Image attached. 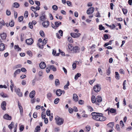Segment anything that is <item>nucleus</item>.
<instances>
[{
    "instance_id": "1",
    "label": "nucleus",
    "mask_w": 132,
    "mask_h": 132,
    "mask_svg": "<svg viewBox=\"0 0 132 132\" xmlns=\"http://www.w3.org/2000/svg\"><path fill=\"white\" fill-rule=\"evenodd\" d=\"M92 118L94 120L97 121H103L105 120L106 118L103 116V114L101 113L93 112L91 113Z\"/></svg>"
},
{
    "instance_id": "2",
    "label": "nucleus",
    "mask_w": 132,
    "mask_h": 132,
    "mask_svg": "<svg viewBox=\"0 0 132 132\" xmlns=\"http://www.w3.org/2000/svg\"><path fill=\"white\" fill-rule=\"evenodd\" d=\"M55 119L56 123L58 125H61L63 123L64 120L63 118H61L60 117L57 116V117H56Z\"/></svg>"
},
{
    "instance_id": "3",
    "label": "nucleus",
    "mask_w": 132,
    "mask_h": 132,
    "mask_svg": "<svg viewBox=\"0 0 132 132\" xmlns=\"http://www.w3.org/2000/svg\"><path fill=\"white\" fill-rule=\"evenodd\" d=\"M14 90L16 93L19 97L22 96L23 94L22 92H21L20 88H17L16 87H14Z\"/></svg>"
},
{
    "instance_id": "4",
    "label": "nucleus",
    "mask_w": 132,
    "mask_h": 132,
    "mask_svg": "<svg viewBox=\"0 0 132 132\" xmlns=\"http://www.w3.org/2000/svg\"><path fill=\"white\" fill-rule=\"evenodd\" d=\"M93 89L96 92H98L101 90V87L99 84H97L94 86Z\"/></svg>"
},
{
    "instance_id": "5",
    "label": "nucleus",
    "mask_w": 132,
    "mask_h": 132,
    "mask_svg": "<svg viewBox=\"0 0 132 132\" xmlns=\"http://www.w3.org/2000/svg\"><path fill=\"white\" fill-rule=\"evenodd\" d=\"M71 36L74 38H78L81 35L80 33H75L74 32H71L70 34Z\"/></svg>"
},
{
    "instance_id": "6",
    "label": "nucleus",
    "mask_w": 132,
    "mask_h": 132,
    "mask_svg": "<svg viewBox=\"0 0 132 132\" xmlns=\"http://www.w3.org/2000/svg\"><path fill=\"white\" fill-rule=\"evenodd\" d=\"M26 43L28 45H31L34 43V40L32 38L27 39L26 40Z\"/></svg>"
},
{
    "instance_id": "7",
    "label": "nucleus",
    "mask_w": 132,
    "mask_h": 132,
    "mask_svg": "<svg viewBox=\"0 0 132 132\" xmlns=\"http://www.w3.org/2000/svg\"><path fill=\"white\" fill-rule=\"evenodd\" d=\"M18 106L20 110V115L21 116H22L23 113V110L22 107L21 106V104L19 101H18Z\"/></svg>"
},
{
    "instance_id": "8",
    "label": "nucleus",
    "mask_w": 132,
    "mask_h": 132,
    "mask_svg": "<svg viewBox=\"0 0 132 132\" xmlns=\"http://www.w3.org/2000/svg\"><path fill=\"white\" fill-rule=\"evenodd\" d=\"M94 8L93 7H89L87 10V13L88 14H90L94 11Z\"/></svg>"
},
{
    "instance_id": "9",
    "label": "nucleus",
    "mask_w": 132,
    "mask_h": 132,
    "mask_svg": "<svg viewBox=\"0 0 132 132\" xmlns=\"http://www.w3.org/2000/svg\"><path fill=\"white\" fill-rule=\"evenodd\" d=\"M63 33V31L62 30H59L58 33H56V36L57 38L59 39L61 38V36H62Z\"/></svg>"
},
{
    "instance_id": "10",
    "label": "nucleus",
    "mask_w": 132,
    "mask_h": 132,
    "mask_svg": "<svg viewBox=\"0 0 132 132\" xmlns=\"http://www.w3.org/2000/svg\"><path fill=\"white\" fill-rule=\"evenodd\" d=\"M3 118L4 119L8 120H10L12 119V117L10 116L7 114H5L3 116Z\"/></svg>"
},
{
    "instance_id": "11",
    "label": "nucleus",
    "mask_w": 132,
    "mask_h": 132,
    "mask_svg": "<svg viewBox=\"0 0 132 132\" xmlns=\"http://www.w3.org/2000/svg\"><path fill=\"white\" fill-rule=\"evenodd\" d=\"M6 103L5 101H3L1 103V108L2 109L4 110H5L6 109Z\"/></svg>"
},
{
    "instance_id": "12",
    "label": "nucleus",
    "mask_w": 132,
    "mask_h": 132,
    "mask_svg": "<svg viewBox=\"0 0 132 132\" xmlns=\"http://www.w3.org/2000/svg\"><path fill=\"white\" fill-rule=\"evenodd\" d=\"M42 24L44 27L47 28L49 26L50 22L48 21H44L43 22Z\"/></svg>"
},
{
    "instance_id": "13",
    "label": "nucleus",
    "mask_w": 132,
    "mask_h": 132,
    "mask_svg": "<svg viewBox=\"0 0 132 132\" xmlns=\"http://www.w3.org/2000/svg\"><path fill=\"white\" fill-rule=\"evenodd\" d=\"M39 67L42 69H44L46 67V64L44 62H42L39 64Z\"/></svg>"
},
{
    "instance_id": "14",
    "label": "nucleus",
    "mask_w": 132,
    "mask_h": 132,
    "mask_svg": "<svg viewBox=\"0 0 132 132\" xmlns=\"http://www.w3.org/2000/svg\"><path fill=\"white\" fill-rule=\"evenodd\" d=\"M55 93L57 96H60L62 94V90L60 89H58L56 90Z\"/></svg>"
},
{
    "instance_id": "15",
    "label": "nucleus",
    "mask_w": 132,
    "mask_h": 132,
    "mask_svg": "<svg viewBox=\"0 0 132 132\" xmlns=\"http://www.w3.org/2000/svg\"><path fill=\"white\" fill-rule=\"evenodd\" d=\"M79 48L78 46H76L74 47L73 51L75 53H78L79 52Z\"/></svg>"
},
{
    "instance_id": "16",
    "label": "nucleus",
    "mask_w": 132,
    "mask_h": 132,
    "mask_svg": "<svg viewBox=\"0 0 132 132\" xmlns=\"http://www.w3.org/2000/svg\"><path fill=\"white\" fill-rule=\"evenodd\" d=\"M35 91L33 90L31 91L30 93L29 97L32 98H33L35 96Z\"/></svg>"
},
{
    "instance_id": "17",
    "label": "nucleus",
    "mask_w": 132,
    "mask_h": 132,
    "mask_svg": "<svg viewBox=\"0 0 132 132\" xmlns=\"http://www.w3.org/2000/svg\"><path fill=\"white\" fill-rule=\"evenodd\" d=\"M73 98L74 101L77 102L78 100V97L76 94H74L73 95Z\"/></svg>"
},
{
    "instance_id": "18",
    "label": "nucleus",
    "mask_w": 132,
    "mask_h": 132,
    "mask_svg": "<svg viewBox=\"0 0 132 132\" xmlns=\"http://www.w3.org/2000/svg\"><path fill=\"white\" fill-rule=\"evenodd\" d=\"M5 48V45L4 44L2 43L0 44V51H3Z\"/></svg>"
},
{
    "instance_id": "19",
    "label": "nucleus",
    "mask_w": 132,
    "mask_h": 132,
    "mask_svg": "<svg viewBox=\"0 0 132 132\" xmlns=\"http://www.w3.org/2000/svg\"><path fill=\"white\" fill-rule=\"evenodd\" d=\"M0 36L3 40H5L6 39L7 36L6 34L4 33H3V34H1Z\"/></svg>"
},
{
    "instance_id": "20",
    "label": "nucleus",
    "mask_w": 132,
    "mask_h": 132,
    "mask_svg": "<svg viewBox=\"0 0 132 132\" xmlns=\"http://www.w3.org/2000/svg\"><path fill=\"white\" fill-rule=\"evenodd\" d=\"M21 70L20 69H18L16 70L14 73V77H15L16 75L19 74Z\"/></svg>"
},
{
    "instance_id": "21",
    "label": "nucleus",
    "mask_w": 132,
    "mask_h": 132,
    "mask_svg": "<svg viewBox=\"0 0 132 132\" xmlns=\"http://www.w3.org/2000/svg\"><path fill=\"white\" fill-rule=\"evenodd\" d=\"M52 96V94L51 92H49L47 93V97L48 99L50 101H51V97Z\"/></svg>"
},
{
    "instance_id": "22",
    "label": "nucleus",
    "mask_w": 132,
    "mask_h": 132,
    "mask_svg": "<svg viewBox=\"0 0 132 132\" xmlns=\"http://www.w3.org/2000/svg\"><path fill=\"white\" fill-rule=\"evenodd\" d=\"M103 36L104 37L103 38V39L105 41L107 39H109V37L107 34H104Z\"/></svg>"
},
{
    "instance_id": "23",
    "label": "nucleus",
    "mask_w": 132,
    "mask_h": 132,
    "mask_svg": "<svg viewBox=\"0 0 132 132\" xmlns=\"http://www.w3.org/2000/svg\"><path fill=\"white\" fill-rule=\"evenodd\" d=\"M116 110L114 108H111L110 110L109 111H108V113L109 114V112H110L112 113H114L116 112Z\"/></svg>"
},
{
    "instance_id": "24",
    "label": "nucleus",
    "mask_w": 132,
    "mask_h": 132,
    "mask_svg": "<svg viewBox=\"0 0 132 132\" xmlns=\"http://www.w3.org/2000/svg\"><path fill=\"white\" fill-rule=\"evenodd\" d=\"M96 99L97 101L98 102H101L102 101V98L101 97L99 96L98 95L96 97Z\"/></svg>"
},
{
    "instance_id": "25",
    "label": "nucleus",
    "mask_w": 132,
    "mask_h": 132,
    "mask_svg": "<svg viewBox=\"0 0 132 132\" xmlns=\"http://www.w3.org/2000/svg\"><path fill=\"white\" fill-rule=\"evenodd\" d=\"M61 22L59 21L55 22V24L56 28L58 27L61 24Z\"/></svg>"
},
{
    "instance_id": "26",
    "label": "nucleus",
    "mask_w": 132,
    "mask_h": 132,
    "mask_svg": "<svg viewBox=\"0 0 132 132\" xmlns=\"http://www.w3.org/2000/svg\"><path fill=\"white\" fill-rule=\"evenodd\" d=\"M113 41V40H110L109 42L105 43L104 45V46L106 47L109 45H111L112 44V42Z\"/></svg>"
},
{
    "instance_id": "27",
    "label": "nucleus",
    "mask_w": 132,
    "mask_h": 132,
    "mask_svg": "<svg viewBox=\"0 0 132 132\" xmlns=\"http://www.w3.org/2000/svg\"><path fill=\"white\" fill-rule=\"evenodd\" d=\"M14 48L15 49H17L18 51H21V49L19 47L18 45H15L14 46Z\"/></svg>"
},
{
    "instance_id": "28",
    "label": "nucleus",
    "mask_w": 132,
    "mask_h": 132,
    "mask_svg": "<svg viewBox=\"0 0 132 132\" xmlns=\"http://www.w3.org/2000/svg\"><path fill=\"white\" fill-rule=\"evenodd\" d=\"M81 74L80 73H78L75 76V79L76 80H77L78 79V77L81 76Z\"/></svg>"
},
{
    "instance_id": "29",
    "label": "nucleus",
    "mask_w": 132,
    "mask_h": 132,
    "mask_svg": "<svg viewBox=\"0 0 132 132\" xmlns=\"http://www.w3.org/2000/svg\"><path fill=\"white\" fill-rule=\"evenodd\" d=\"M51 69L53 71H56V68L53 65H50Z\"/></svg>"
},
{
    "instance_id": "30",
    "label": "nucleus",
    "mask_w": 132,
    "mask_h": 132,
    "mask_svg": "<svg viewBox=\"0 0 132 132\" xmlns=\"http://www.w3.org/2000/svg\"><path fill=\"white\" fill-rule=\"evenodd\" d=\"M114 125V122H110L107 125V126H108V127L112 128L113 127Z\"/></svg>"
},
{
    "instance_id": "31",
    "label": "nucleus",
    "mask_w": 132,
    "mask_h": 132,
    "mask_svg": "<svg viewBox=\"0 0 132 132\" xmlns=\"http://www.w3.org/2000/svg\"><path fill=\"white\" fill-rule=\"evenodd\" d=\"M14 7L16 8H18L20 6V4L17 3L15 2L13 3Z\"/></svg>"
},
{
    "instance_id": "32",
    "label": "nucleus",
    "mask_w": 132,
    "mask_h": 132,
    "mask_svg": "<svg viewBox=\"0 0 132 132\" xmlns=\"http://www.w3.org/2000/svg\"><path fill=\"white\" fill-rule=\"evenodd\" d=\"M68 48L71 51L73 50L74 47L72 46L71 44H69L68 45Z\"/></svg>"
},
{
    "instance_id": "33",
    "label": "nucleus",
    "mask_w": 132,
    "mask_h": 132,
    "mask_svg": "<svg viewBox=\"0 0 132 132\" xmlns=\"http://www.w3.org/2000/svg\"><path fill=\"white\" fill-rule=\"evenodd\" d=\"M0 95L3 97L6 98L8 97V95L5 94H4L3 93H1L0 94Z\"/></svg>"
},
{
    "instance_id": "34",
    "label": "nucleus",
    "mask_w": 132,
    "mask_h": 132,
    "mask_svg": "<svg viewBox=\"0 0 132 132\" xmlns=\"http://www.w3.org/2000/svg\"><path fill=\"white\" fill-rule=\"evenodd\" d=\"M91 100L93 103H94L96 102V98L94 96H92L91 97Z\"/></svg>"
},
{
    "instance_id": "35",
    "label": "nucleus",
    "mask_w": 132,
    "mask_h": 132,
    "mask_svg": "<svg viewBox=\"0 0 132 132\" xmlns=\"http://www.w3.org/2000/svg\"><path fill=\"white\" fill-rule=\"evenodd\" d=\"M14 22L13 20H11L9 23V26L11 27H12L14 25Z\"/></svg>"
},
{
    "instance_id": "36",
    "label": "nucleus",
    "mask_w": 132,
    "mask_h": 132,
    "mask_svg": "<svg viewBox=\"0 0 132 132\" xmlns=\"http://www.w3.org/2000/svg\"><path fill=\"white\" fill-rule=\"evenodd\" d=\"M115 78L117 80H119L120 79V76L119 75V73L118 72H115Z\"/></svg>"
},
{
    "instance_id": "37",
    "label": "nucleus",
    "mask_w": 132,
    "mask_h": 132,
    "mask_svg": "<svg viewBox=\"0 0 132 132\" xmlns=\"http://www.w3.org/2000/svg\"><path fill=\"white\" fill-rule=\"evenodd\" d=\"M69 85V82L68 81H67V83L66 84V85H65V86H64V88L65 89H67L69 88V87L68 86Z\"/></svg>"
},
{
    "instance_id": "38",
    "label": "nucleus",
    "mask_w": 132,
    "mask_h": 132,
    "mask_svg": "<svg viewBox=\"0 0 132 132\" xmlns=\"http://www.w3.org/2000/svg\"><path fill=\"white\" fill-rule=\"evenodd\" d=\"M40 35L43 37H44L45 36V34L44 32L42 30H41L40 31Z\"/></svg>"
},
{
    "instance_id": "39",
    "label": "nucleus",
    "mask_w": 132,
    "mask_h": 132,
    "mask_svg": "<svg viewBox=\"0 0 132 132\" xmlns=\"http://www.w3.org/2000/svg\"><path fill=\"white\" fill-rule=\"evenodd\" d=\"M36 130L35 132H39L40 130V127L39 126H37L36 128Z\"/></svg>"
},
{
    "instance_id": "40",
    "label": "nucleus",
    "mask_w": 132,
    "mask_h": 132,
    "mask_svg": "<svg viewBox=\"0 0 132 132\" xmlns=\"http://www.w3.org/2000/svg\"><path fill=\"white\" fill-rule=\"evenodd\" d=\"M3 25H5V22L3 20L2 21V23L0 22V29H2Z\"/></svg>"
},
{
    "instance_id": "41",
    "label": "nucleus",
    "mask_w": 132,
    "mask_h": 132,
    "mask_svg": "<svg viewBox=\"0 0 132 132\" xmlns=\"http://www.w3.org/2000/svg\"><path fill=\"white\" fill-rule=\"evenodd\" d=\"M99 29L100 30H104L105 29L104 27L101 24L99 26Z\"/></svg>"
},
{
    "instance_id": "42",
    "label": "nucleus",
    "mask_w": 132,
    "mask_h": 132,
    "mask_svg": "<svg viewBox=\"0 0 132 132\" xmlns=\"http://www.w3.org/2000/svg\"><path fill=\"white\" fill-rule=\"evenodd\" d=\"M45 17V16H42L40 17V20L42 21L45 20L46 19Z\"/></svg>"
},
{
    "instance_id": "43",
    "label": "nucleus",
    "mask_w": 132,
    "mask_h": 132,
    "mask_svg": "<svg viewBox=\"0 0 132 132\" xmlns=\"http://www.w3.org/2000/svg\"><path fill=\"white\" fill-rule=\"evenodd\" d=\"M55 84L56 86H57L60 84V82L59 80L56 79L55 81Z\"/></svg>"
},
{
    "instance_id": "44",
    "label": "nucleus",
    "mask_w": 132,
    "mask_h": 132,
    "mask_svg": "<svg viewBox=\"0 0 132 132\" xmlns=\"http://www.w3.org/2000/svg\"><path fill=\"white\" fill-rule=\"evenodd\" d=\"M14 123L13 122H12L9 125L8 127L10 129H12V126L14 125Z\"/></svg>"
},
{
    "instance_id": "45",
    "label": "nucleus",
    "mask_w": 132,
    "mask_h": 132,
    "mask_svg": "<svg viewBox=\"0 0 132 132\" xmlns=\"http://www.w3.org/2000/svg\"><path fill=\"white\" fill-rule=\"evenodd\" d=\"M60 99L59 98H56L54 100V103L55 104H57L59 102Z\"/></svg>"
},
{
    "instance_id": "46",
    "label": "nucleus",
    "mask_w": 132,
    "mask_h": 132,
    "mask_svg": "<svg viewBox=\"0 0 132 132\" xmlns=\"http://www.w3.org/2000/svg\"><path fill=\"white\" fill-rule=\"evenodd\" d=\"M41 116L42 119H44L45 118L46 115L44 112H42Z\"/></svg>"
},
{
    "instance_id": "47",
    "label": "nucleus",
    "mask_w": 132,
    "mask_h": 132,
    "mask_svg": "<svg viewBox=\"0 0 132 132\" xmlns=\"http://www.w3.org/2000/svg\"><path fill=\"white\" fill-rule=\"evenodd\" d=\"M68 40L70 43H72L73 42L72 39L71 37H69L68 38Z\"/></svg>"
},
{
    "instance_id": "48",
    "label": "nucleus",
    "mask_w": 132,
    "mask_h": 132,
    "mask_svg": "<svg viewBox=\"0 0 132 132\" xmlns=\"http://www.w3.org/2000/svg\"><path fill=\"white\" fill-rule=\"evenodd\" d=\"M28 11H25L24 14V17L25 18H27L28 17Z\"/></svg>"
},
{
    "instance_id": "49",
    "label": "nucleus",
    "mask_w": 132,
    "mask_h": 132,
    "mask_svg": "<svg viewBox=\"0 0 132 132\" xmlns=\"http://www.w3.org/2000/svg\"><path fill=\"white\" fill-rule=\"evenodd\" d=\"M52 8L53 10L55 11L57 10L58 9L57 6L56 5H53L52 7Z\"/></svg>"
},
{
    "instance_id": "50",
    "label": "nucleus",
    "mask_w": 132,
    "mask_h": 132,
    "mask_svg": "<svg viewBox=\"0 0 132 132\" xmlns=\"http://www.w3.org/2000/svg\"><path fill=\"white\" fill-rule=\"evenodd\" d=\"M23 17L22 16H19L18 18V20L20 22H21L23 20Z\"/></svg>"
},
{
    "instance_id": "51",
    "label": "nucleus",
    "mask_w": 132,
    "mask_h": 132,
    "mask_svg": "<svg viewBox=\"0 0 132 132\" xmlns=\"http://www.w3.org/2000/svg\"><path fill=\"white\" fill-rule=\"evenodd\" d=\"M122 10L124 14H126L127 13V10L126 9L123 8Z\"/></svg>"
},
{
    "instance_id": "52",
    "label": "nucleus",
    "mask_w": 132,
    "mask_h": 132,
    "mask_svg": "<svg viewBox=\"0 0 132 132\" xmlns=\"http://www.w3.org/2000/svg\"><path fill=\"white\" fill-rule=\"evenodd\" d=\"M87 107L88 108V110L92 112L94 110L93 108L91 106H87Z\"/></svg>"
},
{
    "instance_id": "53",
    "label": "nucleus",
    "mask_w": 132,
    "mask_h": 132,
    "mask_svg": "<svg viewBox=\"0 0 132 132\" xmlns=\"http://www.w3.org/2000/svg\"><path fill=\"white\" fill-rule=\"evenodd\" d=\"M29 27L30 28L32 29L33 28L32 23L31 22H30L29 23Z\"/></svg>"
},
{
    "instance_id": "54",
    "label": "nucleus",
    "mask_w": 132,
    "mask_h": 132,
    "mask_svg": "<svg viewBox=\"0 0 132 132\" xmlns=\"http://www.w3.org/2000/svg\"><path fill=\"white\" fill-rule=\"evenodd\" d=\"M51 69V68L50 66H48V67H47L46 69V71L47 73H48L50 72Z\"/></svg>"
},
{
    "instance_id": "55",
    "label": "nucleus",
    "mask_w": 132,
    "mask_h": 132,
    "mask_svg": "<svg viewBox=\"0 0 132 132\" xmlns=\"http://www.w3.org/2000/svg\"><path fill=\"white\" fill-rule=\"evenodd\" d=\"M30 9L32 11L34 12H35L36 11V8L34 6H31Z\"/></svg>"
},
{
    "instance_id": "56",
    "label": "nucleus",
    "mask_w": 132,
    "mask_h": 132,
    "mask_svg": "<svg viewBox=\"0 0 132 132\" xmlns=\"http://www.w3.org/2000/svg\"><path fill=\"white\" fill-rule=\"evenodd\" d=\"M46 114L47 116L50 115V111L49 109L47 110L46 111Z\"/></svg>"
},
{
    "instance_id": "57",
    "label": "nucleus",
    "mask_w": 132,
    "mask_h": 132,
    "mask_svg": "<svg viewBox=\"0 0 132 132\" xmlns=\"http://www.w3.org/2000/svg\"><path fill=\"white\" fill-rule=\"evenodd\" d=\"M37 45L39 47V48H40L42 49H43L44 46H43V45H40V44L39 43H38L37 44Z\"/></svg>"
},
{
    "instance_id": "58",
    "label": "nucleus",
    "mask_w": 132,
    "mask_h": 132,
    "mask_svg": "<svg viewBox=\"0 0 132 132\" xmlns=\"http://www.w3.org/2000/svg\"><path fill=\"white\" fill-rule=\"evenodd\" d=\"M116 129L117 130V131H120V129L119 127V124H117L116 125Z\"/></svg>"
},
{
    "instance_id": "59",
    "label": "nucleus",
    "mask_w": 132,
    "mask_h": 132,
    "mask_svg": "<svg viewBox=\"0 0 132 132\" xmlns=\"http://www.w3.org/2000/svg\"><path fill=\"white\" fill-rule=\"evenodd\" d=\"M6 14L7 15H10L11 14V12L10 11L7 10L6 11Z\"/></svg>"
},
{
    "instance_id": "60",
    "label": "nucleus",
    "mask_w": 132,
    "mask_h": 132,
    "mask_svg": "<svg viewBox=\"0 0 132 132\" xmlns=\"http://www.w3.org/2000/svg\"><path fill=\"white\" fill-rule=\"evenodd\" d=\"M98 71L99 73L101 75H102L103 72L101 69L100 68H98Z\"/></svg>"
},
{
    "instance_id": "61",
    "label": "nucleus",
    "mask_w": 132,
    "mask_h": 132,
    "mask_svg": "<svg viewBox=\"0 0 132 132\" xmlns=\"http://www.w3.org/2000/svg\"><path fill=\"white\" fill-rule=\"evenodd\" d=\"M24 36V35L23 33L21 34L20 35V38L22 42L23 40V37Z\"/></svg>"
},
{
    "instance_id": "62",
    "label": "nucleus",
    "mask_w": 132,
    "mask_h": 132,
    "mask_svg": "<svg viewBox=\"0 0 132 132\" xmlns=\"http://www.w3.org/2000/svg\"><path fill=\"white\" fill-rule=\"evenodd\" d=\"M120 126H121L122 127H123L124 126V124L122 120H121L120 121Z\"/></svg>"
},
{
    "instance_id": "63",
    "label": "nucleus",
    "mask_w": 132,
    "mask_h": 132,
    "mask_svg": "<svg viewBox=\"0 0 132 132\" xmlns=\"http://www.w3.org/2000/svg\"><path fill=\"white\" fill-rule=\"evenodd\" d=\"M36 77H35V78L32 80V84L33 85H34L36 81Z\"/></svg>"
},
{
    "instance_id": "64",
    "label": "nucleus",
    "mask_w": 132,
    "mask_h": 132,
    "mask_svg": "<svg viewBox=\"0 0 132 132\" xmlns=\"http://www.w3.org/2000/svg\"><path fill=\"white\" fill-rule=\"evenodd\" d=\"M27 54L30 56H32V55L31 52L30 51H28L27 52Z\"/></svg>"
}]
</instances>
